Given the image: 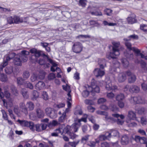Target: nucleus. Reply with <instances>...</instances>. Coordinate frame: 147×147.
Returning a JSON list of instances; mask_svg holds the SVG:
<instances>
[{
    "label": "nucleus",
    "mask_w": 147,
    "mask_h": 147,
    "mask_svg": "<svg viewBox=\"0 0 147 147\" xmlns=\"http://www.w3.org/2000/svg\"><path fill=\"white\" fill-rule=\"evenodd\" d=\"M112 44L113 45V52H110L109 55H106L107 57L109 59L115 58V56L119 55L120 54L118 49L120 46V42H113Z\"/></svg>",
    "instance_id": "f257e3e1"
},
{
    "label": "nucleus",
    "mask_w": 147,
    "mask_h": 147,
    "mask_svg": "<svg viewBox=\"0 0 147 147\" xmlns=\"http://www.w3.org/2000/svg\"><path fill=\"white\" fill-rule=\"evenodd\" d=\"M28 19L26 18H20L16 16H14L13 17L10 16L7 18V21L8 24H11L13 23L18 24L23 22H27L26 20Z\"/></svg>",
    "instance_id": "f03ea898"
},
{
    "label": "nucleus",
    "mask_w": 147,
    "mask_h": 147,
    "mask_svg": "<svg viewBox=\"0 0 147 147\" xmlns=\"http://www.w3.org/2000/svg\"><path fill=\"white\" fill-rule=\"evenodd\" d=\"M17 121L22 126L28 127L32 131H34L35 126L33 122L31 121H28L25 120L20 119H18Z\"/></svg>",
    "instance_id": "7ed1b4c3"
},
{
    "label": "nucleus",
    "mask_w": 147,
    "mask_h": 147,
    "mask_svg": "<svg viewBox=\"0 0 147 147\" xmlns=\"http://www.w3.org/2000/svg\"><path fill=\"white\" fill-rule=\"evenodd\" d=\"M120 63L117 60H115L113 61L112 66L110 69V72L112 74H115L116 72L120 71L119 67Z\"/></svg>",
    "instance_id": "20e7f679"
},
{
    "label": "nucleus",
    "mask_w": 147,
    "mask_h": 147,
    "mask_svg": "<svg viewBox=\"0 0 147 147\" xmlns=\"http://www.w3.org/2000/svg\"><path fill=\"white\" fill-rule=\"evenodd\" d=\"M82 45L80 42H76L73 45L72 49L74 52L78 53L82 51Z\"/></svg>",
    "instance_id": "39448f33"
},
{
    "label": "nucleus",
    "mask_w": 147,
    "mask_h": 147,
    "mask_svg": "<svg viewBox=\"0 0 147 147\" xmlns=\"http://www.w3.org/2000/svg\"><path fill=\"white\" fill-rule=\"evenodd\" d=\"M130 102L133 104H144V101L140 96L131 97L130 100Z\"/></svg>",
    "instance_id": "423d86ee"
},
{
    "label": "nucleus",
    "mask_w": 147,
    "mask_h": 147,
    "mask_svg": "<svg viewBox=\"0 0 147 147\" xmlns=\"http://www.w3.org/2000/svg\"><path fill=\"white\" fill-rule=\"evenodd\" d=\"M30 53L28 51L25 50H23L21 51V54L19 56V57L20 58L22 62H25L28 60L27 55L29 54Z\"/></svg>",
    "instance_id": "0eeeda50"
},
{
    "label": "nucleus",
    "mask_w": 147,
    "mask_h": 147,
    "mask_svg": "<svg viewBox=\"0 0 147 147\" xmlns=\"http://www.w3.org/2000/svg\"><path fill=\"white\" fill-rule=\"evenodd\" d=\"M105 88L107 90H114L117 89V86L116 85L112 86L111 82L110 80H109L106 82Z\"/></svg>",
    "instance_id": "6e6552de"
},
{
    "label": "nucleus",
    "mask_w": 147,
    "mask_h": 147,
    "mask_svg": "<svg viewBox=\"0 0 147 147\" xmlns=\"http://www.w3.org/2000/svg\"><path fill=\"white\" fill-rule=\"evenodd\" d=\"M30 51L32 54H34V55H32V57H34L36 60L38 57H40L41 55V52H42V51L40 50H37L35 48L31 49Z\"/></svg>",
    "instance_id": "1a4fd4ad"
},
{
    "label": "nucleus",
    "mask_w": 147,
    "mask_h": 147,
    "mask_svg": "<svg viewBox=\"0 0 147 147\" xmlns=\"http://www.w3.org/2000/svg\"><path fill=\"white\" fill-rule=\"evenodd\" d=\"M125 42V45L127 47V48L130 51L132 50L134 52L139 53L140 52L139 49L134 47H131V43L128 41H126Z\"/></svg>",
    "instance_id": "9d476101"
},
{
    "label": "nucleus",
    "mask_w": 147,
    "mask_h": 147,
    "mask_svg": "<svg viewBox=\"0 0 147 147\" xmlns=\"http://www.w3.org/2000/svg\"><path fill=\"white\" fill-rule=\"evenodd\" d=\"M88 88H91V90L90 91L92 92L98 93L100 92V88L99 86L96 85L94 83L92 82L91 83V86H88Z\"/></svg>",
    "instance_id": "9b49d317"
},
{
    "label": "nucleus",
    "mask_w": 147,
    "mask_h": 147,
    "mask_svg": "<svg viewBox=\"0 0 147 147\" xmlns=\"http://www.w3.org/2000/svg\"><path fill=\"white\" fill-rule=\"evenodd\" d=\"M38 9L39 10L38 13L45 14L47 15V16H49L50 14H51L52 12V11L51 9H48L47 8H44L40 7H39Z\"/></svg>",
    "instance_id": "f8f14e48"
},
{
    "label": "nucleus",
    "mask_w": 147,
    "mask_h": 147,
    "mask_svg": "<svg viewBox=\"0 0 147 147\" xmlns=\"http://www.w3.org/2000/svg\"><path fill=\"white\" fill-rule=\"evenodd\" d=\"M94 73L96 77H101L105 74L104 71L101 70L99 68H96L94 71Z\"/></svg>",
    "instance_id": "ddd939ff"
},
{
    "label": "nucleus",
    "mask_w": 147,
    "mask_h": 147,
    "mask_svg": "<svg viewBox=\"0 0 147 147\" xmlns=\"http://www.w3.org/2000/svg\"><path fill=\"white\" fill-rule=\"evenodd\" d=\"M13 62L14 65L17 66H21L22 65V61L18 55H16L14 57Z\"/></svg>",
    "instance_id": "4468645a"
},
{
    "label": "nucleus",
    "mask_w": 147,
    "mask_h": 147,
    "mask_svg": "<svg viewBox=\"0 0 147 147\" xmlns=\"http://www.w3.org/2000/svg\"><path fill=\"white\" fill-rule=\"evenodd\" d=\"M129 141V139L128 136L126 135H123L121 138V143L123 145L127 144Z\"/></svg>",
    "instance_id": "2eb2a0df"
},
{
    "label": "nucleus",
    "mask_w": 147,
    "mask_h": 147,
    "mask_svg": "<svg viewBox=\"0 0 147 147\" xmlns=\"http://www.w3.org/2000/svg\"><path fill=\"white\" fill-rule=\"evenodd\" d=\"M129 91L132 93H138L140 91V88L136 85H133L130 86L129 88Z\"/></svg>",
    "instance_id": "dca6fc26"
},
{
    "label": "nucleus",
    "mask_w": 147,
    "mask_h": 147,
    "mask_svg": "<svg viewBox=\"0 0 147 147\" xmlns=\"http://www.w3.org/2000/svg\"><path fill=\"white\" fill-rule=\"evenodd\" d=\"M126 77L125 74L124 73H120L119 74L118 79L119 82H123L126 79Z\"/></svg>",
    "instance_id": "f3484780"
},
{
    "label": "nucleus",
    "mask_w": 147,
    "mask_h": 147,
    "mask_svg": "<svg viewBox=\"0 0 147 147\" xmlns=\"http://www.w3.org/2000/svg\"><path fill=\"white\" fill-rule=\"evenodd\" d=\"M45 85V84L43 82L41 81H39L36 84V89L38 90L42 89L44 88Z\"/></svg>",
    "instance_id": "a211bd4d"
},
{
    "label": "nucleus",
    "mask_w": 147,
    "mask_h": 147,
    "mask_svg": "<svg viewBox=\"0 0 147 147\" xmlns=\"http://www.w3.org/2000/svg\"><path fill=\"white\" fill-rule=\"evenodd\" d=\"M45 77V75H43L42 76H39L38 77V76L36 75V74H33L32 75L30 78V79L31 81L32 82H33L35 81V80H37L38 78L40 79H43Z\"/></svg>",
    "instance_id": "6ab92c4d"
},
{
    "label": "nucleus",
    "mask_w": 147,
    "mask_h": 147,
    "mask_svg": "<svg viewBox=\"0 0 147 147\" xmlns=\"http://www.w3.org/2000/svg\"><path fill=\"white\" fill-rule=\"evenodd\" d=\"M36 116L39 118H43L45 115V113L43 111L40 109H37L36 110Z\"/></svg>",
    "instance_id": "aec40b11"
},
{
    "label": "nucleus",
    "mask_w": 147,
    "mask_h": 147,
    "mask_svg": "<svg viewBox=\"0 0 147 147\" xmlns=\"http://www.w3.org/2000/svg\"><path fill=\"white\" fill-rule=\"evenodd\" d=\"M99 140L98 139H95L94 141L89 140L87 142V145L90 147H94L96 143H98Z\"/></svg>",
    "instance_id": "412c9836"
},
{
    "label": "nucleus",
    "mask_w": 147,
    "mask_h": 147,
    "mask_svg": "<svg viewBox=\"0 0 147 147\" xmlns=\"http://www.w3.org/2000/svg\"><path fill=\"white\" fill-rule=\"evenodd\" d=\"M136 114L134 111H130L128 112L127 117L129 120H134L136 119Z\"/></svg>",
    "instance_id": "4be33fe9"
},
{
    "label": "nucleus",
    "mask_w": 147,
    "mask_h": 147,
    "mask_svg": "<svg viewBox=\"0 0 147 147\" xmlns=\"http://www.w3.org/2000/svg\"><path fill=\"white\" fill-rule=\"evenodd\" d=\"M128 22L129 24H133L137 22V20L135 18V15H133L132 17H129L127 19Z\"/></svg>",
    "instance_id": "5701e85b"
},
{
    "label": "nucleus",
    "mask_w": 147,
    "mask_h": 147,
    "mask_svg": "<svg viewBox=\"0 0 147 147\" xmlns=\"http://www.w3.org/2000/svg\"><path fill=\"white\" fill-rule=\"evenodd\" d=\"M20 108L22 109V111L25 113L26 115L28 114L27 109L25 107V104L23 102H21L20 104Z\"/></svg>",
    "instance_id": "b1692460"
},
{
    "label": "nucleus",
    "mask_w": 147,
    "mask_h": 147,
    "mask_svg": "<svg viewBox=\"0 0 147 147\" xmlns=\"http://www.w3.org/2000/svg\"><path fill=\"white\" fill-rule=\"evenodd\" d=\"M111 137V134L109 132H107L105 135H100L99 138L100 140H105L108 138Z\"/></svg>",
    "instance_id": "393cba45"
},
{
    "label": "nucleus",
    "mask_w": 147,
    "mask_h": 147,
    "mask_svg": "<svg viewBox=\"0 0 147 147\" xmlns=\"http://www.w3.org/2000/svg\"><path fill=\"white\" fill-rule=\"evenodd\" d=\"M121 61L123 67L127 68L129 65V63L127 59L122 58L121 59Z\"/></svg>",
    "instance_id": "a878e982"
},
{
    "label": "nucleus",
    "mask_w": 147,
    "mask_h": 147,
    "mask_svg": "<svg viewBox=\"0 0 147 147\" xmlns=\"http://www.w3.org/2000/svg\"><path fill=\"white\" fill-rule=\"evenodd\" d=\"M98 64L99 65L100 69H103L104 67V65H105V59H99L98 61Z\"/></svg>",
    "instance_id": "bb28decb"
},
{
    "label": "nucleus",
    "mask_w": 147,
    "mask_h": 147,
    "mask_svg": "<svg viewBox=\"0 0 147 147\" xmlns=\"http://www.w3.org/2000/svg\"><path fill=\"white\" fill-rule=\"evenodd\" d=\"M124 98L125 96L122 93L117 94L115 97L116 100L117 101H122Z\"/></svg>",
    "instance_id": "cd10ccee"
},
{
    "label": "nucleus",
    "mask_w": 147,
    "mask_h": 147,
    "mask_svg": "<svg viewBox=\"0 0 147 147\" xmlns=\"http://www.w3.org/2000/svg\"><path fill=\"white\" fill-rule=\"evenodd\" d=\"M16 56V54L15 53H11L9 54V55L6 57L5 60L4 61L8 63V61L13 58Z\"/></svg>",
    "instance_id": "c85d7f7f"
},
{
    "label": "nucleus",
    "mask_w": 147,
    "mask_h": 147,
    "mask_svg": "<svg viewBox=\"0 0 147 147\" xmlns=\"http://www.w3.org/2000/svg\"><path fill=\"white\" fill-rule=\"evenodd\" d=\"M105 120L106 121L110 122L112 123L116 122V119L110 116L105 117Z\"/></svg>",
    "instance_id": "c756f323"
},
{
    "label": "nucleus",
    "mask_w": 147,
    "mask_h": 147,
    "mask_svg": "<svg viewBox=\"0 0 147 147\" xmlns=\"http://www.w3.org/2000/svg\"><path fill=\"white\" fill-rule=\"evenodd\" d=\"M38 63L40 65H44L46 64L47 66L49 64V63H47L46 60L43 58L40 59L38 61Z\"/></svg>",
    "instance_id": "7c9ffc66"
},
{
    "label": "nucleus",
    "mask_w": 147,
    "mask_h": 147,
    "mask_svg": "<svg viewBox=\"0 0 147 147\" xmlns=\"http://www.w3.org/2000/svg\"><path fill=\"white\" fill-rule=\"evenodd\" d=\"M0 79L2 82H6L8 80L7 76L5 74L2 73L0 74Z\"/></svg>",
    "instance_id": "2f4dec72"
},
{
    "label": "nucleus",
    "mask_w": 147,
    "mask_h": 147,
    "mask_svg": "<svg viewBox=\"0 0 147 147\" xmlns=\"http://www.w3.org/2000/svg\"><path fill=\"white\" fill-rule=\"evenodd\" d=\"M21 92L24 98L27 99L28 98L29 95L28 94V91L26 89L24 88L22 89L21 90Z\"/></svg>",
    "instance_id": "473e14b6"
},
{
    "label": "nucleus",
    "mask_w": 147,
    "mask_h": 147,
    "mask_svg": "<svg viewBox=\"0 0 147 147\" xmlns=\"http://www.w3.org/2000/svg\"><path fill=\"white\" fill-rule=\"evenodd\" d=\"M67 117L66 115H65V113H63L61 115L60 117L58 119L59 122L63 123L64 122Z\"/></svg>",
    "instance_id": "72a5a7b5"
},
{
    "label": "nucleus",
    "mask_w": 147,
    "mask_h": 147,
    "mask_svg": "<svg viewBox=\"0 0 147 147\" xmlns=\"http://www.w3.org/2000/svg\"><path fill=\"white\" fill-rule=\"evenodd\" d=\"M24 87L26 88H28L30 89H32L33 88V86L32 84L29 81H26L24 83Z\"/></svg>",
    "instance_id": "f704fd0d"
},
{
    "label": "nucleus",
    "mask_w": 147,
    "mask_h": 147,
    "mask_svg": "<svg viewBox=\"0 0 147 147\" xmlns=\"http://www.w3.org/2000/svg\"><path fill=\"white\" fill-rule=\"evenodd\" d=\"M26 106L30 111L32 110L34 107V104L31 101L27 102L26 104Z\"/></svg>",
    "instance_id": "c9c22d12"
},
{
    "label": "nucleus",
    "mask_w": 147,
    "mask_h": 147,
    "mask_svg": "<svg viewBox=\"0 0 147 147\" xmlns=\"http://www.w3.org/2000/svg\"><path fill=\"white\" fill-rule=\"evenodd\" d=\"M5 73L8 74H10L13 72V68L12 66L7 67L5 69Z\"/></svg>",
    "instance_id": "e433bc0d"
},
{
    "label": "nucleus",
    "mask_w": 147,
    "mask_h": 147,
    "mask_svg": "<svg viewBox=\"0 0 147 147\" xmlns=\"http://www.w3.org/2000/svg\"><path fill=\"white\" fill-rule=\"evenodd\" d=\"M136 76L133 74L131 75L128 78V82L129 83H131L134 82L136 80Z\"/></svg>",
    "instance_id": "4c0bfd02"
},
{
    "label": "nucleus",
    "mask_w": 147,
    "mask_h": 147,
    "mask_svg": "<svg viewBox=\"0 0 147 147\" xmlns=\"http://www.w3.org/2000/svg\"><path fill=\"white\" fill-rule=\"evenodd\" d=\"M72 126L67 125L64 129L63 131L67 134L72 131Z\"/></svg>",
    "instance_id": "58836bf2"
},
{
    "label": "nucleus",
    "mask_w": 147,
    "mask_h": 147,
    "mask_svg": "<svg viewBox=\"0 0 147 147\" xmlns=\"http://www.w3.org/2000/svg\"><path fill=\"white\" fill-rule=\"evenodd\" d=\"M55 8L59 9L60 10H61V13L63 14V13L64 12H69L67 10V8L66 6H55Z\"/></svg>",
    "instance_id": "ea45409f"
},
{
    "label": "nucleus",
    "mask_w": 147,
    "mask_h": 147,
    "mask_svg": "<svg viewBox=\"0 0 147 147\" xmlns=\"http://www.w3.org/2000/svg\"><path fill=\"white\" fill-rule=\"evenodd\" d=\"M80 142V140H77L73 142H69L68 144L72 147H76Z\"/></svg>",
    "instance_id": "a19ab883"
},
{
    "label": "nucleus",
    "mask_w": 147,
    "mask_h": 147,
    "mask_svg": "<svg viewBox=\"0 0 147 147\" xmlns=\"http://www.w3.org/2000/svg\"><path fill=\"white\" fill-rule=\"evenodd\" d=\"M128 39H127L126 38H124V41H128L129 40H130V39L131 38L133 39H137L138 38V36L137 35H136L135 34H133L129 36L128 38Z\"/></svg>",
    "instance_id": "79ce46f5"
},
{
    "label": "nucleus",
    "mask_w": 147,
    "mask_h": 147,
    "mask_svg": "<svg viewBox=\"0 0 147 147\" xmlns=\"http://www.w3.org/2000/svg\"><path fill=\"white\" fill-rule=\"evenodd\" d=\"M39 96V94L38 92L36 90H34L32 92V99L33 100H36Z\"/></svg>",
    "instance_id": "37998d69"
},
{
    "label": "nucleus",
    "mask_w": 147,
    "mask_h": 147,
    "mask_svg": "<svg viewBox=\"0 0 147 147\" xmlns=\"http://www.w3.org/2000/svg\"><path fill=\"white\" fill-rule=\"evenodd\" d=\"M90 13L92 15L98 16H102V13L99 11L95 10L94 11H90Z\"/></svg>",
    "instance_id": "c03bdc74"
},
{
    "label": "nucleus",
    "mask_w": 147,
    "mask_h": 147,
    "mask_svg": "<svg viewBox=\"0 0 147 147\" xmlns=\"http://www.w3.org/2000/svg\"><path fill=\"white\" fill-rule=\"evenodd\" d=\"M10 11V9L9 8H3L0 6V12L1 13H9Z\"/></svg>",
    "instance_id": "a18cd8bd"
},
{
    "label": "nucleus",
    "mask_w": 147,
    "mask_h": 147,
    "mask_svg": "<svg viewBox=\"0 0 147 147\" xmlns=\"http://www.w3.org/2000/svg\"><path fill=\"white\" fill-rule=\"evenodd\" d=\"M49 116L51 119H55L56 118L57 116V114L56 111L53 110Z\"/></svg>",
    "instance_id": "49530a36"
},
{
    "label": "nucleus",
    "mask_w": 147,
    "mask_h": 147,
    "mask_svg": "<svg viewBox=\"0 0 147 147\" xmlns=\"http://www.w3.org/2000/svg\"><path fill=\"white\" fill-rule=\"evenodd\" d=\"M24 79L22 77H18L17 79V83L19 85H24Z\"/></svg>",
    "instance_id": "de8ad7c7"
},
{
    "label": "nucleus",
    "mask_w": 147,
    "mask_h": 147,
    "mask_svg": "<svg viewBox=\"0 0 147 147\" xmlns=\"http://www.w3.org/2000/svg\"><path fill=\"white\" fill-rule=\"evenodd\" d=\"M58 122L57 121L53 120L52 122H50L48 124V126L50 127L52 126H55L58 124Z\"/></svg>",
    "instance_id": "09e8293b"
},
{
    "label": "nucleus",
    "mask_w": 147,
    "mask_h": 147,
    "mask_svg": "<svg viewBox=\"0 0 147 147\" xmlns=\"http://www.w3.org/2000/svg\"><path fill=\"white\" fill-rule=\"evenodd\" d=\"M11 89L12 93L16 96L18 94V91L16 88L13 85H11Z\"/></svg>",
    "instance_id": "8fccbe9b"
},
{
    "label": "nucleus",
    "mask_w": 147,
    "mask_h": 147,
    "mask_svg": "<svg viewBox=\"0 0 147 147\" xmlns=\"http://www.w3.org/2000/svg\"><path fill=\"white\" fill-rule=\"evenodd\" d=\"M30 75L29 72L27 71H24L23 74V76L24 80H26L28 78Z\"/></svg>",
    "instance_id": "3c124183"
},
{
    "label": "nucleus",
    "mask_w": 147,
    "mask_h": 147,
    "mask_svg": "<svg viewBox=\"0 0 147 147\" xmlns=\"http://www.w3.org/2000/svg\"><path fill=\"white\" fill-rule=\"evenodd\" d=\"M111 132L110 133L111 134V136L112 135L115 137L119 136V133L117 131L114 129L111 130Z\"/></svg>",
    "instance_id": "603ef678"
},
{
    "label": "nucleus",
    "mask_w": 147,
    "mask_h": 147,
    "mask_svg": "<svg viewBox=\"0 0 147 147\" xmlns=\"http://www.w3.org/2000/svg\"><path fill=\"white\" fill-rule=\"evenodd\" d=\"M110 108L111 110L113 112H116V111H118L119 110V108L116 105H111Z\"/></svg>",
    "instance_id": "864d4df0"
},
{
    "label": "nucleus",
    "mask_w": 147,
    "mask_h": 147,
    "mask_svg": "<svg viewBox=\"0 0 147 147\" xmlns=\"http://www.w3.org/2000/svg\"><path fill=\"white\" fill-rule=\"evenodd\" d=\"M53 110V109L50 107L46 108L45 110V111L46 114L47 116H49Z\"/></svg>",
    "instance_id": "5fc2aeb1"
},
{
    "label": "nucleus",
    "mask_w": 147,
    "mask_h": 147,
    "mask_svg": "<svg viewBox=\"0 0 147 147\" xmlns=\"http://www.w3.org/2000/svg\"><path fill=\"white\" fill-rule=\"evenodd\" d=\"M105 13L108 16H111L112 13V10L106 8L104 10Z\"/></svg>",
    "instance_id": "6e6d98bb"
},
{
    "label": "nucleus",
    "mask_w": 147,
    "mask_h": 147,
    "mask_svg": "<svg viewBox=\"0 0 147 147\" xmlns=\"http://www.w3.org/2000/svg\"><path fill=\"white\" fill-rule=\"evenodd\" d=\"M86 0H79V5L82 7H85L86 5Z\"/></svg>",
    "instance_id": "4d7b16f0"
},
{
    "label": "nucleus",
    "mask_w": 147,
    "mask_h": 147,
    "mask_svg": "<svg viewBox=\"0 0 147 147\" xmlns=\"http://www.w3.org/2000/svg\"><path fill=\"white\" fill-rule=\"evenodd\" d=\"M76 38H79L86 39L87 38H90V36L88 35H79L76 37Z\"/></svg>",
    "instance_id": "13d9d810"
},
{
    "label": "nucleus",
    "mask_w": 147,
    "mask_h": 147,
    "mask_svg": "<svg viewBox=\"0 0 147 147\" xmlns=\"http://www.w3.org/2000/svg\"><path fill=\"white\" fill-rule=\"evenodd\" d=\"M42 97L45 100L48 99L49 97L47 93L45 91H43L42 93Z\"/></svg>",
    "instance_id": "bf43d9fd"
},
{
    "label": "nucleus",
    "mask_w": 147,
    "mask_h": 147,
    "mask_svg": "<svg viewBox=\"0 0 147 147\" xmlns=\"http://www.w3.org/2000/svg\"><path fill=\"white\" fill-rule=\"evenodd\" d=\"M141 123L142 125H146L147 123V120L146 117H142L141 118Z\"/></svg>",
    "instance_id": "052dcab7"
},
{
    "label": "nucleus",
    "mask_w": 147,
    "mask_h": 147,
    "mask_svg": "<svg viewBox=\"0 0 147 147\" xmlns=\"http://www.w3.org/2000/svg\"><path fill=\"white\" fill-rule=\"evenodd\" d=\"M140 29L145 32H147V25L142 24L140 25Z\"/></svg>",
    "instance_id": "680f3d73"
},
{
    "label": "nucleus",
    "mask_w": 147,
    "mask_h": 147,
    "mask_svg": "<svg viewBox=\"0 0 147 147\" xmlns=\"http://www.w3.org/2000/svg\"><path fill=\"white\" fill-rule=\"evenodd\" d=\"M72 131H74V132H76L78 131V127L76 123H75L74 125L72 126Z\"/></svg>",
    "instance_id": "e2e57ef3"
},
{
    "label": "nucleus",
    "mask_w": 147,
    "mask_h": 147,
    "mask_svg": "<svg viewBox=\"0 0 147 147\" xmlns=\"http://www.w3.org/2000/svg\"><path fill=\"white\" fill-rule=\"evenodd\" d=\"M1 112L3 118L5 120H8V116L5 111L4 110H2Z\"/></svg>",
    "instance_id": "0e129e2a"
},
{
    "label": "nucleus",
    "mask_w": 147,
    "mask_h": 147,
    "mask_svg": "<svg viewBox=\"0 0 147 147\" xmlns=\"http://www.w3.org/2000/svg\"><path fill=\"white\" fill-rule=\"evenodd\" d=\"M90 93L89 91L87 90H85L83 91L82 94L83 97H86L88 96Z\"/></svg>",
    "instance_id": "69168bd1"
},
{
    "label": "nucleus",
    "mask_w": 147,
    "mask_h": 147,
    "mask_svg": "<svg viewBox=\"0 0 147 147\" xmlns=\"http://www.w3.org/2000/svg\"><path fill=\"white\" fill-rule=\"evenodd\" d=\"M65 104L64 103H59L58 104L56 105L55 107L57 108V109H59L61 108H62L65 107Z\"/></svg>",
    "instance_id": "338daca9"
},
{
    "label": "nucleus",
    "mask_w": 147,
    "mask_h": 147,
    "mask_svg": "<svg viewBox=\"0 0 147 147\" xmlns=\"http://www.w3.org/2000/svg\"><path fill=\"white\" fill-rule=\"evenodd\" d=\"M84 102L86 104L90 105H92L94 103L93 100L88 99L86 100Z\"/></svg>",
    "instance_id": "774afa93"
}]
</instances>
